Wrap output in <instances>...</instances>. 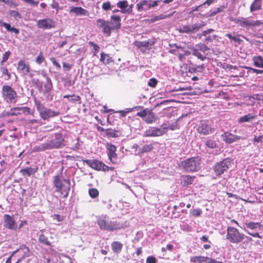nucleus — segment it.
I'll return each instance as SVG.
<instances>
[{
  "label": "nucleus",
  "instance_id": "obj_33",
  "mask_svg": "<svg viewBox=\"0 0 263 263\" xmlns=\"http://www.w3.org/2000/svg\"><path fill=\"white\" fill-rule=\"evenodd\" d=\"M253 61L255 66L263 68V58L261 56H256L253 58Z\"/></svg>",
  "mask_w": 263,
  "mask_h": 263
},
{
  "label": "nucleus",
  "instance_id": "obj_3",
  "mask_svg": "<svg viewBox=\"0 0 263 263\" xmlns=\"http://www.w3.org/2000/svg\"><path fill=\"white\" fill-rule=\"evenodd\" d=\"M229 20L236 24L238 26L247 30L255 26H258L261 24L260 21H254L250 19V17L231 16L229 17Z\"/></svg>",
  "mask_w": 263,
  "mask_h": 263
},
{
  "label": "nucleus",
  "instance_id": "obj_58",
  "mask_svg": "<svg viewBox=\"0 0 263 263\" xmlns=\"http://www.w3.org/2000/svg\"><path fill=\"white\" fill-rule=\"evenodd\" d=\"M178 205H174L173 206V210L172 211L173 215H174V217L175 218H178L180 216V212H178L177 213L176 212V210L178 209Z\"/></svg>",
  "mask_w": 263,
  "mask_h": 263
},
{
  "label": "nucleus",
  "instance_id": "obj_56",
  "mask_svg": "<svg viewBox=\"0 0 263 263\" xmlns=\"http://www.w3.org/2000/svg\"><path fill=\"white\" fill-rule=\"evenodd\" d=\"M10 14L11 16L16 18L17 17L21 18L20 14L16 11L11 10L10 12Z\"/></svg>",
  "mask_w": 263,
  "mask_h": 263
},
{
  "label": "nucleus",
  "instance_id": "obj_39",
  "mask_svg": "<svg viewBox=\"0 0 263 263\" xmlns=\"http://www.w3.org/2000/svg\"><path fill=\"white\" fill-rule=\"evenodd\" d=\"M196 49H198V51H201L203 53H205V55L208 54V53H206V52L210 50L209 48L203 44H197L196 45Z\"/></svg>",
  "mask_w": 263,
  "mask_h": 263
},
{
  "label": "nucleus",
  "instance_id": "obj_35",
  "mask_svg": "<svg viewBox=\"0 0 263 263\" xmlns=\"http://www.w3.org/2000/svg\"><path fill=\"white\" fill-rule=\"evenodd\" d=\"M247 228L254 230L258 228L261 230V222H249L246 223Z\"/></svg>",
  "mask_w": 263,
  "mask_h": 263
},
{
  "label": "nucleus",
  "instance_id": "obj_4",
  "mask_svg": "<svg viewBox=\"0 0 263 263\" xmlns=\"http://www.w3.org/2000/svg\"><path fill=\"white\" fill-rule=\"evenodd\" d=\"M200 161L198 157H192L182 161L181 165L187 172H196L200 167Z\"/></svg>",
  "mask_w": 263,
  "mask_h": 263
},
{
  "label": "nucleus",
  "instance_id": "obj_2",
  "mask_svg": "<svg viewBox=\"0 0 263 263\" xmlns=\"http://www.w3.org/2000/svg\"><path fill=\"white\" fill-rule=\"evenodd\" d=\"M65 145V141L62 134L58 133L54 134V137L51 140L35 146L34 151L42 152L46 150L58 149L64 147Z\"/></svg>",
  "mask_w": 263,
  "mask_h": 263
},
{
  "label": "nucleus",
  "instance_id": "obj_38",
  "mask_svg": "<svg viewBox=\"0 0 263 263\" xmlns=\"http://www.w3.org/2000/svg\"><path fill=\"white\" fill-rule=\"evenodd\" d=\"M117 6L121 9L120 12L123 13V11L126 10L128 6V2L127 1H119L117 3Z\"/></svg>",
  "mask_w": 263,
  "mask_h": 263
},
{
  "label": "nucleus",
  "instance_id": "obj_8",
  "mask_svg": "<svg viewBox=\"0 0 263 263\" xmlns=\"http://www.w3.org/2000/svg\"><path fill=\"white\" fill-rule=\"evenodd\" d=\"M2 94L4 100L7 103H14L16 102L17 93L11 86L4 85L2 87Z\"/></svg>",
  "mask_w": 263,
  "mask_h": 263
},
{
  "label": "nucleus",
  "instance_id": "obj_51",
  "mask_svg": "<svg viewBox=\"0 0 263 263\" xmlns=\"http://www.w3.org/2000/svg\"><path fill=\"white\" fill-rule=\"evenodd\" d=\"M146 263H156L157 259L153 256H149L146 258Z\"/></svg>",
  "mask_w": 263,
  "mask_h": 263
},
{
  "label": "nucleus",
  "instance_id": "obj_23",
  "mask_svg": "<svg viewBox=\"0 0 263 263\" xmlns=\"http://www.w3.org/2000/svg\"><path fill=\"white\" fill-rule=\"evenodd\" d=\"M211 257L203 256H194L190 258V261L194 263H208Z\"/></svg>",
  "mask_w": 263,
  "mask_h": 263
},
{
  "label": "nucleus",
  "instance_id": "obj_34",
  "mask_svg": "<svg viewBox=\"0 0 263 263\" xmlns=\"http://www.w3.org/2000/svg\"><path fill=\"white\" fill-rule=\"evenodd\" d=\"M39 241L40 243L47 246H51V242L48 241V238L43 234H40L39 235Z\"/></svg>",
  "mask_w": 263,
  "mask_h": 263
},
{
  "label": "nucleus",
  "instance_id": "obj_46",
  "mask_svg": "<svg viewBox=\"0 0 263 263\" xmlns=\"http://www.w3.org/2000/svg\"><path fill=\"white\" fill-rule=\"evenodd\" d=\"M165 18V17L163 16V15H161L156 16L154 17L153 18L148 20V21L150 23H153L156 21H159L161 20H163Z\"/></svg>",
  "mask_w": 263,
  "mask_h": 263
},
{
  "label": "nucleus",
  "instance_id": "obj_32",
  "mask_svg": "<svg viewBox=\"0 0 263 263\" xmlns=\"http://www.w3.org/2000/svg\"><path fill=\"white\" fill-rule=\"evenodd\" d=\"M106 130V134L108 137L116 138L120 135V132L112 129H107Z\"/></svg>",
  "mask_w": 263,
  "mask_h": 263
},
{
  "label": "nucleus",
  "instance_id": "obj_61",
  "mask_svg": "<svg viewBox=\"0 0 263 263\" xmlns=\"http://www.w3.org/2000/svg\"><path fill=\"white\" fill-rule=\"evenodd\" d=\"M224 7L223 6H220V7L217 8L213 12L212 14L215 15L219 12H221L223 11Z\"/></svg>",
  "mask_w": 263,
  "mask_h": 263
},
{
  "label": "nucleus",
  "instance_id": "obj_49",
  "mask_svg": "<svg viewBox=\"0 0 263 263\" xmlns=\"http://www.w3.org/2000/svg\"><path fill=\"white\" fill-rule=\"evenodd\" d=\"M1 70L3 74L6 75L7 76L8 78L6 79V80H9L11 78V74L8 72L7 68L6 67H2Z\"/></svg>",
  "mask_w": 263,
  "mask_h": 263
},
{
  "label": "nucleus",
  "instance_id": "obj_25",
  "mask_svg": "<svg viewBox=\"0 0 263 263\" xmlns=\"http://www.w3.org/2000/svg\"><path fill=\"white\" fill-rule=\"evenodd\" d=\"M111 248L112 252L116 254H119L121 253L123 245L118 241H114L111 243Z\"/></svg>",
  "mask_w": 263,
  "mask_h": 263
},
{
  "label": "nucleus",
  "instance_id": "obj_5",
  "mask_svg": "<svg viewBox=\"0 0 263 263\" xmlns=\"http://www.w3.org/2000/svg\"><path fill=\"white\" fill-rule=\"evenodd\" d=\"M37 110L39 112L41 117L44 120H48L50 118L58 116L60 112L46 108L42 104L36 100L34 101Z\"/></svg>",
  "mask_w": 263,
  "mask_h": 263
},
{
  "label": "nucleus",
  "instance_id": "obj_26",
  "mask_svg": "<svg viewBox=\"0 0 263 263\" xmlns=\"http://www.w3.org/2000/svg\"><path fill=\"white\" fill-rule=\"evenodd\" d=\"M70 13H74L76 15H87V11L81 7H72L69 10Z\"/></svg>",
  "mask_w": 263,
  "mask_h": 263
},
{
  "label": "nucleus",
  "instance_id": "obj_40",
  "mask_svg": "<svg viewBox=\"0 0 263 263\" xmlns=\"http://www.w3.org/2000/svg\"><path fill=\"white\" fill-rule=\"evenodd\" d=\"M153 149V146L152 144H147L143 146L142 148L139 149L140 153L142 154L144 153H147L151 151Z\"/></svg>",
  "mask_w": 263,
  "mask_h": 263
},
{
  "label": "nucleus",
  "instance_id": "obj_11",
  "mask_svg": "<svg viewBox=\"0 0 263 263\" xmlns=\"http://www.w3.org/2000/svg\"><path fill=\"white\" fill-rule=\"evenodd\" d=\"M197 131L200 134L206 135L213 133L214 131V128L212 127L211 121L202 120L199 124Z\"/></svg>",
  "mask_w": 263,
  "mask_h": 263
},
{
  "label": "nucleus",
  "instance_id": "obj_45",
  "mask_svg": "<svg viewBox=\"0 0 263 263\" xmlns=\"http://www.w3.org/2000/svg\"><path fill=\"white\" fill-rule=\"evenodd\" d=\"M89 195L92 198H95L99 196V191L97 189L91 188L88 191Z\"/></svg>",
  "mask_w": 263,
  "mask_h": 263
},
{
  "label": "nucleus",
  "instance_id": "obj_9",
  "mask_svg": "<svg viewBox=\"0 0 263 263\" xmlns=\"http://www.w3.org/2000/svg\"><path fill=\"white\" fill-rule=\"evenodd\" d=\"M84 164H86L89 167L97 171H106L112 170L113 167H109L100 161L96 159L83 160Z\"/></svg>",
  "mask_w": 263,
  "mask_h": 263
},
{
  "label": "nucleus",
  "instance_id": "obj_54",
  "mask_svg": "<svg viewBox=\"0 0 263 263\" xmlns=\"http://www.w3.org/2000/svg\"><path fill=\"white\" fill-rule=\"evenodd\" d=\"M46 89L47 90H50L52 88V83L49 78H47V83L45 85Z\"/></svg>",
  "mask_w": 263,
  "mask_h": 263
},
{
  "label": "nucleus",
  "instance_id": "obj_44",
  "mask_svg": "<svg viewBox=\"0 0 263 263\" xmlns=\"http://www.w3.org/2000/svg\"><path fill=\"white\" fill-rule=\"evenodd\" d=\"M136 6H137L138 10L139 11H140L144 9V7L145 6H147L148 7V3L147 1L143 0V1H141L140 3H138L136 5Z\"/></svg>",
  "mask_w": 263,
  "mask_h": 263
},
{
  "label": "nucleus",
  "instance_id": "obj_17",
  "mask_svg": "<svg viewBox=\"0 0 263 263\" xmlns=\"http://www.w3.org/2000/svg\"><path fill=\"white\" fill-rule=\"evenodd\" d=\"M54 21L50 18L39 20L37 22L38 28L43 29H50L54 28Z\"/></svg>",
  "mask_w": 263,
  "mask_h": 263
},
{
  "label": "nucleus",
  "instance_id": "obj_20",
  "mask_svg": "<svg viewBox=\"0 0 263 263\" xmlns=\"http://www.w3.org/2000/svg\"><path fill=\"white\" fill-rule=\"evenodd\" d=\"M121 17L119 15H111L110 16V21H109L110 26L113 30H118L121 27Z\"/></svg>",
  "mask_w": 263,
  "mask_h": 263
},
{
  "label": "nucleus",
  "instance_id": "obj_52",
  "mask_svg": "<svg viewBox=\"0 0 263 263\" xmlns=\"http://www.w3.org/2000/svg\"><path fill=\"white\" fill-rule=\"evenodd\" d=\"M202 213V210L200 209H194L192 211V214L193 216L198 217L200 216Z\"/></svg>",
  "mask_w": 263,
  "mask_h": 263
},
{
  "label": "nucleus",
  "instance_id": "obj_48",
  "mask_svg": "<svg viewBox=\"0 0 263 263\" xmlns=\"http://www.w3.org/2000/svg\"><path fill=\"white\" fill-rule=\"evenodd\" d=\"M44 60L42 53L40 52L39 55L36 58L35 62L38 64H41Z\"/></svg>",
  "mask_w": 263,
  "mask_h": 263
},
{
  "label": "nucleus",
  "instance_id": "obj_28",
  "mask_svg": "<svg viewBox=\"0 0 263 263\" xmlns=\"http://www.w3.org/2000/svg\"><path fill=\"white\" fill-rule=\"evenodd\" d=\"M262 0H254L250 6V12L259 10L261 8Z\"/></svg>",
  "mask_w": 263,
  "mask_h": 263
},
{
  "label": "nucleus",
  "instance_id": "obj_36",
  "mask_svg": "<svg viewBox=\"0 0 263 263\" xmlns=\"http://www.w3.org/2000/svg\"><path fill=\"white\" fill-rule=\"evenodd\" d=\"M180 228L185 232H191L192 231V228L187 223L182 221L180 224Z\"/></svg>",
  "mask_w": 263,
  "mask_h": 263
},
{
  "label": "nucleus",
  "instance_id": "obj_42",
  "mask_svg": "<svg viewBox=\"0 0 263 263\" xmlns=\"http://www.w3.org/2000/svg\"><path fill=\"white\" fill-rule=\"evenodd\" d=\"M20 107H14L11 108L9 111H8L6 113V115L9 116H16L20 114Z\"/></svg>",
  "mask_w": 263,
  "mask_h": 263
},
{
  "label": "nucleus",
  "instance_id": "obj_50",
  "mask_svg": "<svg viewBox=\"0 0 263 263\" xmlns=\"http://www.w3.org/2000/svg\"><path fill=\"white\" fill-rule=\"evenodd\" d=\"M102 8L103 10L107 11L111 9V4L109 2H106L102 4Z\"/></svg>",
  "mask_w": 263,
  "mask_h": 263
},
{
  "label": "nucleus",
  "instance_id": "obj_21",
  "mask_svg": "<svg viewBox=\"0 0 263 263\" xmlns=\"http://www.w3.org/2000/svg\"><path fill=\"white\" fill-rule=\"evenodd\" d=\"M243 182H228L227 187L230 191L240 192L245 190L244 186L242 187L241 184Z\"/></svg>",
  "mask_w": 263,
  "mask_h": 263
},
{
  "label": "nucleus",
  "instance_id": "obj_59",
  "mask_svg": "<svg viewBox=\"0 0 263 263\" xmlns=\"http://www.w3.org/2000/svg\"><path fill=\"white\" fill-rule=\"evenodd\" d=\"M133 110V109L126 108V110H120L117 112H119L121 114V116L125 117L128 112L132 111Z\"/></svg>",
  "mask_w": 263,
  "mask_h": 263
},
{
  "label": "nucleus",
  "instance_id": "obj_55",
  "mask_svg": "<svg viewBox=\"0 0 263 263\" xmlns=\"http://www.w3.org/2000/svg\"><path fill=\"white\" fill-rule=\"evenodd\" d=\"M157 84V81L154 78L151 79L148 83V85L152 87H155Z\"/></svg>",
  "mask_w": 263,
  "mask_h": 263
},
{
  "label": "nucleus",
  "instance_id": "obj_18",
  "mask_svg": "<svg viewBox=\"0 0 263 263\" xmlns=\"http://www.w3.org/2000/svg\"><path fill=\"white\" fill-rule=\"evenodd\" d=\"M18 253V256L23 260L25 258L29 257L31 255V251L29 248L25 245H21L20 247L13 251V254Z\"/></svg>",
  "mask_w": 263,
  "mask_h": 263
},
{
  "label": "nucleus",
  "instance_id": "obj_27",
  "mask_svg": "<svg viewBox=\"0 0 263 263\" xmlns=\"http://www.w3.org/2000/svg\"><path fill=\"white\" fill-rule=\"evenodd\" d=\"M107 149L108 157L112 161V159L117 157V154H116V147L114 145L110 144L107 145Z\"/></svg>",
  "mask_w": 263,
  "mask_h": 263
},
{
  "label": "nucleus",
  "instance_id": "obj_7",
  "mask_svg": "<svg viewBox=\"0 0 263 263\" xmlns=\"http://www.w3.org/2000/svg\"><path fill=\"white\" fill-rule=\"evenodd\" d=\"M205 25L206 24L204 22L201 21L200 23H195L191 25H182L179 27L178 30L180 33H195Z\"/></svg>",
  "mask_w": 263,
  "mask_h": 263
},
{
  "label": "nucleus",
  "instance_id": "obj_37",
  "mask_svg": "<svg viewBox=\"0 0 263 263\" xmlns=\"http://www.w3.org/2000/svg\"><path fill=\"white\" fill-rule=\"evenodd\" d=\"M192 54L196 57L198 59L201 60V61H204L206 59V55H203L202 54H201L198 49H196L195 48L193 47L192 49Z\"/></svg>",
  "mask_w": 263,
  "mask_h": 263
},
{
  "label": "nucleus",
  "instance_id": "obj_6",
  "mask_svg": "<svg viewBox=\"0 0 263 263\" xmlns=\"http://www.w3.org/2000/svg\"><path fill=\"white\" fill-rule=\"evenodd\" d=\"M244 236V234L240 233L236 228L229 227L227 229L226 237L231 243H239L243 240Z\"/></svg>",
  "mask_w": 263,
  "mask_h": 263
},
{
  "label": "nucleus",
  "instance_id": "obj_14",
  "mask_svg": "<svg viewBox=\"0 0 263 263\" xmlns=\"http://www.w3.org/2000/svg\"><path fill=\"white\" fill-rule=\"evenodd\" d=\"M231 165V160L227 158L223 161L219 162L215 166V171L217 175H219L227 171Z\"/></svg>",
  "mask_w": 263,
  "mask_h": 263
},
{
  "label": "nucleus",
  "instance_id": "obj_43",
  "mask_svg": "<svg viewBox=\"0 0 263 263\" xmlns=\"http://www.w3.org/2000/svg\"><path fill=\"white\" fill-rule=\"evenodd\" d=\"M64 98H68L69 99V101L71 102H77L80 100L81 98L79 96L72 95H65L64 97Z\"/></svg>",
  "mask_w": 263,
  "mask_h": 263
},
{
  "label": "nucleus",
  "instance_id": "obj_60",
  "mask_svg": "<svg viewBox=\"0 0 263 263\" xmlns=\"http://www.w3.org/2000/svg\"><path fill=\"white\" fill-rule=\"evenodd\" d=\"M170 46H171V47H175L176 48V49H181L182 51H185V47H182L181 46H180V45H178L177 44H170L169 45Z\"/></svg>",
  "mask_w": 263,
  "mask_h": 263
},
{
  "label": "nucleus",
  "instance_id": "obj_41",
  "mask_svg": "<svg viewBox=\"0 0 263 263\" xmlns=\"http://www.w3.org/2000/svg\"><path fill=\"white\" fill-rule=\"evenodd\" d=\"M100 61L105 64H108L110 62V57L108 54L104 52L101 53Z\"/></svg>",
  "mask_w": 263,
  "mask_h": 263
},
{
  "label": "nucleus",
  "instance_id": "obj_12",
  "mask_svg": "<svg viewBox=\"0 0 263 263\" xmlns=\"http://www.w3.org/2000/svg\"><path fill=\"white\" fill-rule=\"evenodd\" d=\"M70 182H54L56 192L60 193L63 197L68 196L70 189Z\"/></svg>",
  "mask_w": 263,
  "mask_h": 263
},
{
  "label": "nucleus",
  "instance_id": "obj_62",
  "mask_svg": "<svg viewBox=\"0 0 263 263\" xmlns=\"http://www.w3.org/2000/svg\"><path fill=\"white\" fill-rule=\"evenodd\" d=\"M19 110L23 111L24 113L30 114V108L28 107H20Z\"/></svg>",
  "mask_w": 263,
  "mask_h": 263
},
{
  "label": "nucleus",
  "instance_id": "obj_53",
  "mask_svg": "<svg viewBox=\"0 0 263 263\" xmlns=\"http://www.w3.org/2000/svg\"><path fill=\"white\" fill-rule=\"evenodd\" d=\"M174 100H164L163 101H162L160 103H157L155 106V107H159V106H161V105H167V104L170 102H173Z\"/></svg>",
  "mask_w": 263,
  "mask_h": 263
},
{
  "label": "nucleus",
  "instance_id": "obj_15",
  "mask_svg": "<svg viewBox=\"0 0 263 263\" xmlns=\"http://www.w3.org/2000/svg\"><path fill=\"white\" fill-rule=\"evenodd\" d=\"M167 128H156L152 127L147 129L145 132V137H156L161 136L166 132Z\"/></svg>",
  "mask_w": 263,
  "mask_h": 263
},
{
  "label": "nucleus",
  "instance_id": "obj_16",
  "mask_svg": "<svg viewBox=\"0 0 263 263\" xmlns=\"http://www.w3.org/2000/svg\"><path fill=\"white\" fill-rule=\"evenodd\" d=\"M4 226L5 228L11 230L17 229V224L13 216L7 214H4Z\"/></svg>",
  "mask_w": 263,
  "mask_h": 263
},
{
  "label": "nucleus",
  "instance_id": "obj_22",
  "mask_svg": "<svg viewBox=\"0 0 263 263\" xmlns=\"http://www.w3.org/2000/svg\"><path fill=\"white\" fill-rule=\"evenodd\" d=\"M156 42V39H150L145 41H136L134 43V45L138 48H141L142 47L147 48L154 45Z\"/></svg>",
  "mask_w": 263,
  "mask_h": 263
},
{
  "label": "nucleus",
  "instance_id": "obj_63",
  "mask_svg": "<svg viewBox=\"0 0 263 263\" xmlns=\"http://www.w3.org/2000/svg\"><path fill=\"white\" fill-rule=\"evenodd\" d=\"M50 61L52 63L53 65L56 66L57 68H60V64L56 61V60L54 58H50Z\"/></svg>",
  "mask_w": 263,
  "mask_h": 263
},
{
  "label": "nucleus",
  "instance_id": "obj_31",
  "mask_svg": "<svg viewBox=\"0 0 263 263\" xmlns=\"http://www.w3.org/2000/svg\"><path fill=\"white\" fill-rule=\"evenodd\" d=\"M37 170V167H27L25 169L21 170V172L23 175H27L28 176H30L31 175L35 173Z\"/></svg>",
  "mask_w": 263,
  "mask_h": 263
},
{
  "label": "nucleus",
  "instance_id": "obj_30",
  "mask_svg": "<svg viewBox=\"0 0 263 263\" xmlns=\"http://www.w3.org/2000/svg\"><path fill=\"white\" fill-rule=\"evenodd\" d=\"M204 144L206 147L210 148H215L218 146V141L212 139H208L204 141Z\"/></svg>",
  "mask_w": 263,
  "mask_h": 263
},
{
  "label": "nucleus",
  "instance_id": "obj_64",
  "mask_svg": "<svg viewBox=\"0 0 263 263\" xmlns=\"http://www.w3.org/2000/svg\"><path fill=\"white\" fill-rule=\"evenodd\" d=\"M251 71H252L253 73H255L256 74H262L263 73V70H259L253 68L249 67L248 68Z\"/></svg>",
  "mask_w": 263,
  "mask_h": 263
},
{
  "label": "nucleus",
  "instance_id": "obj_57",
  "mask_svg": "<svg viewBox=\"0 0 263 263\" xmlns=\"http://www.w3.org/2000/svg\"><path fill=\"white\" fill-rule=\"evenodd\" d=\"M245 231L248 234H249L250 235L254 237L262 238V237L260 236L259 234L258 233H257V232H256V233H252V232H250V231H249L248 230H247L246 229L245 230Z\"/></svg>",
  "mask_w": 263,
  "mask_h": 263
},
{
  "label": "nucleus",
  "instance_id": "obj_10",
  "mask_svg": "<svg viewBox=\"0 0 263 263\" xmlns=\"http://www.w3.org/2000/svg\"><path fill=\"white\" fill-rule=\"evenodd\" d=\"M137 116L142 118L148 124L156 122L159 119L158 117L153 112L152 110L148 108H145L142 111L137 112Z\"/></svg>",
  "mask_w": 263,
  "mask_h": 263
},
{
  "label": "nucleus",
  "instance_id": "obj_29",
  "mask_svg": "<svg viewBox=\"0 0 263 263\" xmlns=\"http://www.w3.org/2000/svg\"><path fill=\"white\" fill-rule=\"evenodd\" d=\"M256 117V116H253L249 114L239 118L238 119V122L239 123H242L244 122H250L251 120L255 119Z\"/></svg>",
  "mask_w": 263,
  "mask_h": 263
},
{
  "label": "nucleus",
  "instance_id": "obj_19",
  "mask_svg": "<svg viewBox=\"0 0 263 263\" xmlns=\"http://www.w3.org/2000/svg\"><path fill=\"white\" fill-rule=\"evenodd\" d=\"M223 140L228 144H231L240 139V137L229 132H225L221 135Z\"/></svg>",
  "mask_w": 263,
  "mask_h": 263
},
{
  "label": "nucleus",
  "instance_id": "obj_47",
  "mask_svg": "<svg viewBox=\"0 0 263 263\" xmlns=\"http://www.w3.org/2000/svg\"><path fill=\"white\" fill-rule=\"evenodd\" d=\"M11 54V52L10 51H8L6 52L3 55V59L1 61V65H3L4 63L6 62L7 60L9 59L10 55Z\"/></svg>",
  "mask_w": 263,
  "mask_h": 263
},
{
  "label": "nucleus",
  "instance_id": "obj_13",
  "mask_svg": "<svg viewBox=\"0 0 263 263\" xmlns=\"http://www.w3.org/2000/svg\"><path fill=\"white\" fill-rule=\"evenodd\" d=\"M110 25L109 21L102 18L98 19L96 22L97 27L101 29L102 33L107 36H109L112 31Z\"/></svg>",
  "mask_w": 263,
  "mask_h": 263
},
{
  "label": "nucleus",
  "instance_id": "obj_1",
  "mask_svg": "<svg viewBox=\"0 0 263 263\" xmlns=\"http://www.w3.org/2000/svg\"><path fill=\"white\" fill-rule=\"evenodd\" d=\"M97 223L101 230L107 231L124 229L129 226V222L128 221H113L106 215H102L98 217Z\"/></svg>",
  "mask_w": 263,
  "mask_h": 263
},
{
  "label": "nucleus",
  "instance_id": "obj_24",
  "mask_svg": "<svg viewBox=\"0 0 263 263\" xmlns=\"http://www.w3.org/2000/svg\"><path fill=\"white\" fill-rule=\"evenodd\" d=\"M17 70L26 75L30 71L29 66L26 64L25 61L21 60L18 62Z\"/></svg>",
  "mask_w": 263,
  "mask_h": 263
}]
</instances>
